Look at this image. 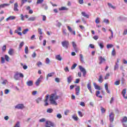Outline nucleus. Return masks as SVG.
<instances>
[{
  "label": "nucleus",
  "mask_w": 127,
  "mask_h": 127,
  "mask_svg": "<svg viewBox=\"0 0 127 127\" xmlns=\"http://www.w3.org/2000/svg\"><path fill=\"white\" fill-rule=\"evenodd\" d=\"M58 99H59V96L57 95V93H55L50 95L49 100L52 105L57 106L58 104L56 102V100H58Z\"/></svg>",
  "instance_id": "f257e3e1"
},
{
  "label": "nucleus",
  "mask_w": 127,
  "mask_h": 127,
  "mask_svg": "<svg viewBox=\"0 0 127 127\" xmlns=\"http://www.w3.org/2000/svg\"><path fill=\"white\" fill-rule=\"evenodd\" d=\"M19 77L20 78H23V77H24V75H23V74H22V73L16 72L14 75V79L16 80H19Z\"/></svg>",
  "instance_id": "f03ea898"
},
{
  "label": "nucleus",
  "mask_w": 127,
  "mask_h": 127,
  "mask_svg": "<svg viewBox=\"0 0 127 127\" xmlns=\"http://www.w3.org/2000/svg\"><path fill=\"white\" fill-rule=\"evenodd\" d=\"M62 45L63 47H64L65 49H68V47H69L70 44L69 43L68 41L64 40L62 42Z\"/></svg>",
  "instance_id": "7ed1b4c3"
},
{
  "label": "nucleus",
  "mask_w": 127,
  "mask_h": 127,
  "mask_svg": "<svg viewBox=\"0 0 127 127\" xmlns=\"http://www.w3.org/2000/svg\"><path fill=\"white\" fill-rule=\"evenodd\" d=\"M79 68L81 72H82L83 77H86V74H87V71H86V69H85V68L81 65L79 66Z\"/></svg>",
  "instance_id": "20e7f679"
},
{
  "label": "nucleus",
  "mask_w": 127,
  "mask_h": 127,
  "mask_svg": "<svg viewBox=\"0 0 127 127\" xmlns=\"http://www.w3.org/2000/svg\"><path fill=\"white\" fill-rule=\"evenodd\" d=\"M22 29L21 28V27H18L16 30H15V33H17L18 35H20V36H21L22 35V33H21V32L19 31H22Z\"/></svg>",
  "instance_id": "39448f33"
},
{
  "label": "nucleus",
  "mask_w": 127,
  "mask_h": 127,
  "mask_svg": "<svg viewBox=\"0 0 127 127\" xmlns=\"http://www.w3.org/2000/svg\"><path fill=\"white\" fill-rule=\"evenodd\" d=\"M45 99L44 100V106L45 107H47V106H48L49 104H48V99L49 98V94H47L45 96Z\"/></svg>",
  "instance_id": "423d86ee"
},
{
  "label": "nucleus",
  "mask_w": 127,
  "mask_h": 127,
  "mask_svg": "<svg viewBox=\"0 0 127 127\" xmlns=\"http://www.w3.org/2000/svg\"><path fill=\"white\" fill-rule=\"evenodd\" d=\"M109 120L110 121L111 123H113V122H114V120H115V115H114V113L111 112L109 115Z\"/></svg>",
  "instance_id": "0eeeda50"
},
{
  "label": "nucleus",
  "mask_w": 127,
  "mask_h": 127,
  "mask_svg": "<svg viewBox=\"0 0 127 127\" xmlns=\"http://www.w3.org/2000/svg\"><path fill=\"white\" fill-rule=\"evenodd\" d=\"M15 109H17L18 110H22V109H24V105L23 104H18L15 106Z\"/></svg>",
  "instance_id": "6e6552de"
},
{
  "label": "nucleus",
  "mask_w": 127,
  "mask_h": 127,
  "mask_svg": "<svg viewBox=\"0 0 127 127\" xmlns=\"http://www.w3.org/2000/svg\"><path fill=\"white\" fill-rule=\"evenodd\" d=\"M72 47H73V49L74 50V51L76 52H78V51H79V49H78V48H77V45L76 44V43H75V42H72Z\"/></svg>",
  "instance_id": "1a4fd4ad"
},
{
  "label": "nucleus",
  "mask_w": 127,
  "mask_h": 127,
  "mask_svg": "<svg viewBox=\"0 0 127 127\" xmlns=\"http://www.w3.org/2000/svg\"><path fill=\"white\" fill-rule=\"evenodd\" d=\"M98 60L100 61V62L99 63V64H102V63H103V62H105V61H106V60L105 59V58H103V57H102V56L99 57Z\"/></svg>",
  "instance_id": "9d476101"
},
{
  "label": "nucleus",
  "mask_w": 127,
  "mask_h": 127,
  "mask_svg": "<svg viewBox=\"0 0 127 127\" xmlns=\"http://www.w3.org/2000/svg\"><path fill=\"white\" fill-rule=\"evenodd\" d=\"M67 27L69 32L71 33V34H73V35H76V32H75V31L72 30V28H71V27H70V26H67Z\"/></svg>",
  "instance_id": "9b49d317"
},
{
  "label": "nucleus",
  "mask_w": 127,
  "mask_h": 127,
  "mask_svg": "<svg viewBox=\"0 0 127 127\" xmlns=\"http://www.w3.org/2000/svg\"><path fill=\"white\" fill-rule=\"evenodd\" d=\"M127 89L126 88L124 89L122 91V95L124 98V99H127Z\"/></svg>",
  "instance_id": "f8f14e48"
},
{
  "label": "nucleus",
  "mask_w": 127,
  "mask_h": 127,
  "mask_svg": "<svg viewBox=\"0 0 127 127\" xmlns=\"http://www.w3.org/2000/svg\"><path fill=\"white\" fill-rule=\"evenodd\" d=\"M79 94H80V86H77L75 88V94L76 96H79Z\"/></svg>",
  "instance_id": "ddd939ff"
},
{
  "label": "nucleus",
  "mask_w": 127,
  "mask_h": 127,
  "mask_svg": "<svg viewBox=\"0 0 127 127\" xmlns=\"http://www.w3.org/2000/svg\"><path fill=\"white\" fill-rule=\"evenodd\" d=\"M87 88L90 92L91 94H93V90H92V85H91V83H89L87 84Z\"/></svg>",
  "instance_id": "4468645a"
},
{
  "label": "nucleus",
  "mask_w": 127,
  "mask_h": 127,
  "mask_svg": "<svg viewBox=\"0 0 127 127\" xmlns=\"http://www.w3.org/2000/svg\"><path fill=\"white\" fill-rule=\"evenodd\" d=\"M93 85L94 86L95 89H96V90H102V88H101V87L97 85V83H96V82L93 83Z\"/></svg>",
  "instance_id": "2eb2a0df"
},
{
  "label": "nucleus",
  "mask_w": 127,
  "mask_h": 127,
  "mask_svg": "<svg viewBox=\"0 0 127 127\" xmlns=\"http://www.w3.org/2000/svg\"><path fill=\"white\" fill-rule=\"evenodd\" d=\"M18 6V3L17 2H16L14 4V11H18V8H17Z\"/></svg>",
  "instance_id": "dca6fc26"
},
{
  "label": "nucleus",
  "mask_w": 127,
  "mask_h": 127,
  "mask_svg": "<svg viewBox=\"0 0 127 127\" xmlns=\"http://www.w3.org/2000/svg\"><path fill=\"white\" fill-rule=\"evenodd\" d=\"M100 93H101V92H100V91L97 90V91H96V92L95 93V95H96V97H98V98L102 99V98H103V96H102L101 95H99Z\"/></svg>",
  "instance_id": "f3484780"
},
{
  "label": "nucleus",
  "mask_w": 127,
  "mask_h": 127,
  "mask_svg": "<svg viewBox=\"0 0 127 127\" xmlns=\"http://www.w3.org/2000/svg\"><path fill=\"white\" fill-rule=\"evenodd\" d=\"M46 126H50L51 127H55L54 124L50 121H47Z\"/></svg>",
  "instance_id": "a211bd4d"
},
{
  "label": "nucleus",
  "mask_w": 127,
  "mask_h": 127,
  "mask_svg": "<svg viewBox=\"0 0 127 127\" xmlns=\"http://www.w3.org/2000/svg\"><path fill=\"white\" fill-rule=\"evenodd\" d=\"M105 90L108 94H110L111 92L109 90V86H108V83L105 84Z\"/></svg>",
  "instance_id": "6ab92c4d"
},
{
  "label": "nucleus",
  "mask_w": 127,
  "mask_h": 127,
  "mask_svg": "<svg viewBox=\"0 0 127 127\" xmlns=\"http://www.w3.org/2000/svg\"><path fill=\"white\" fill-rule=\"evenodd\" d=\"M9 55H13V53H14V50L13 49H10L8 52Z\"/></svg>",
  "instance_id": "aec40b11"
},
{
  "label": "nucleus",
  "mask_w": 127,
  "mask_h": 127,
  "mask_svg": "<svg viewBox=\"0 0 127 127\" xmlns=\"http://www.w3.org/2000/svg\"><path fill=\"white\" fill-rule=\"evenodd\" d=\"M26 84L27 86H29V87H31V86H33V81L32 80L28 81L26 82Z\"/></svg>",
  "instance_id": "412c9836"
},
{
  "label": "nucleus",
  "mask_w": 127,
  "mask_h": 127,
  "mask_svg": "<svg viewBox=\"0 0 127 127\" xmlns=\"http://www.w3.org/2000/svg\"><path fill=\"white\" fill-rule=\"evenodd\" d=\"M72 76L71 75H69L68 77H67V83L68 84H70V83H71L72 82Z\"/></svg>",
  "instance_id": "4be33fe9"
},
{
  "label": "nucleus",
  "mask_w": 127,
  "mask_h": 127,
  "mask_svg": "<svg viewBox=\"0 0 127 127\" xmlns=\"http://www.w3.org/2000/svg\"><path fill=\"white\" fill-rule=\"evenodd\" d=\"M56 60H59V61H61L62 60V58L61 55L56 56Z\"/></svg>",
  "instance_id": "5701e85b"
},
{
  "label": "nucleus",
  "mask_w": 127,
  "mask_h": 127,
  "mask_svg": "<svg viewBox=\"0 0 127 127\" xmlns=\"http://www.w3.org/2000/svg\"><path fill=\"white\" fill-rule=\"evenodd\" d=\"M9 5V4L8 3H3V4H1L0 5V7L1 8H3V7H5V6H8Z\"/></svg>",
  "instance_id": "b1692460"
},
{
  "label": "nucleus",
  "mask_w": 127,
  "mask_h": 127,
  "mask_svg": "<svg viewBox=\"0 0 127 127\" xmlns=\"http://www.w3.org/2000/svg\"><path fill=\"white\" fill-rule=\"evenodd\" d=\"M41 82V79L39 78L36 81L35 84L37 86H39L40 82Z\"/></svg>",
  "instance_id": "393cba45"
},
{
  "label": "nucleus",
  "mask_w": 127,
  "mask_h": 127,
  "mask_svg": "<svg viewBox=\"0 0 127 127\" xmlns=\"http://www.w3.org/2000/svg\"><path fill=\"white\" fill-rule=\"evenodd\" d=\"M81 14L84 17H86V18H89V15L87 14L85 12H82Z\"/></svg>",
  "instance_id": "a878e982"
},
{
  "label": "nucleus",
  "mask_w": 127,
  "mask_h": 127,
  "mask_svg": "<svg viewBox=\"0 0 127 127\" xmlns=\"http://www.w3.org/2000/svg\"><path fill=\"white\" fill-rule=\"evenodd\" d=\"M103 81H104V79H103V75H101L99 76L98 82H99V83H103Z\"/></svg>",
  "instance_id": "bb28decb"
},
{
  "label": "nucleus",
  "mask_w": 127,
  "mask_h": 127,
  "mask_svg": "<svg viewBox=\"0 0 127 127\" xmlns=\"http://www.w3.org/2000/svg\"><path fill=\"white\" fill-rule=\"evenodd\" d=\"M121 122L123 124H124V123H127V117L126 116L124 117L122 120L121 121Z\"/></svg>",
  "instance_id": "cd10ccee"
},
{
  "label": "nucleus",
  "mask_w": 127,
  "mask_h": 127,
  "mask_svg": "<svg viewBox=\"0 0 127 127\" xmlns=\"http://www.w3.org/2000/svg\"><path fill=\"white\" fill-rule=\"evenodd\" d=\"M36 19V17H31L28 19V20H29V21H34Z\"/></svg>",
  "instance_id": "c85d7f7f"
},
{
  "label": "nucleus",
  "mask_w": 127,
  "mask_h": 127,
  "mask_svg": "<svg viewBox=\"0 0 127 127\" xmlns=\"http://www.w3.org/2000/svg\"><path fill=\"white\" fill-rule=\"evenodd\" d=\"M42 7H43L45 10H47L48 9V6L46 4H42Z\"/></svg>",
  "instance_id": "c756f323"
},
{
  "label": "nucleus",
  "mask_w": 127,
  "mask_h": 127,
  "mask_svg": "<svg viewBox=\"0 0 127 127\" xmlns=\"http://www.w3.org/2000/svg\"><path fill=\"white\" fill-rule=\"evenodd\" d=\"M72 119L74 120V121H78L79 120V118H78V116L76 115H74L72 116Z\"/></svg>",
  "instance_id": "7c9ffc66"
},
{
  "label": "nucleus",
  "mask_w": 127,
  "mask_h": 127,
  "mask_svg": "<svg viewBox=\"0 0 127 127\" xmlns=\"http://www.w3.org/2000/svg\"><path fill=\"white\" fill-rule=\"evenodd\" d=\"M108 5L109 6V7H111V8H113V9H116V6H113L112 3H108Z\"/></svg>",
  "instance_id": "2f4dec72"
},
{
  "label": "nucleus",
  "mask_w": 127,
  "mask_h": 127,
  "mask_svg": "<svg viewBox=\"0 0 127 127\" xmlns=\"http://www.w3.org/2000/svg\"><path fill=\"white\" fill-rule=\"evenodd\" d=\"M59 10H68V8L64 6H62L61 8H59Z\"/></svg>",
  "instance_id": "473e14b6"
},
{
  "label": "nucleus",
  "mask_w": 127,
  "mask_h": 127,
  "mask_svg": "<svg viewBox=\"0 0 127 127\" xmlns=\"http://www.w3.org/2000/svg\"><path fill=\"white\" fill-rule=\"evenodd\" d=\"M79 56H80L81 62H82V63H84V58L83 57V55L80 54Z\"/></svg>",
  "instance_id": "72a5a7b5"
},
{
  "label": "nucleus",
  "mask_w": 127,
  "mask_h": 127,
  "mask_svg": "<svg viewBox=\"0 0 127 127\" xmlns=\"http://www.w3.org/2000/svg\"><path fill=\"white\" fill-rule=\"evenodd\" d=\"M43 1H44V0H37L36 3H37V4H40L42 3V2H43Z\"/></svg>",
  "instance_id": "f704fd0d"
},
{
  "label": "nucleus",
  "mask_w": 127,
  "mask_h": 127,
  "mask_svg": "<svg viewBox=\"0 0 127 127\" xmlns=\"http://www.w3.org/2000/svg\"><path fill=\"white\" fill-rule=\"evenodd\" d=\"M38 32L40 35H42L43 34V33L42 32V29H41V28H38Z\"/></svg>",
  "instance_id": "c9c22d12"
},
{
  "label": "nucleus",
  "mask_w": 127,
  "mask_h": 127,
  "mask_svg": "<svg viewBox=\"0 0 127 127\" xmlns=\"http://www.w3.org/2000/svg\"><path fill=\"white\" fill-rule=\"evenodd\" d=\"M106 47L108 49H109V48H112V47H114V45H113L112 44H107Z\"/></svg>",
  "instance_id": "e433bc0d"
},
{
  "label": "nucleus",
  "mask_w": 127,
  "mask_h": 127,
  "mask_svg": "<svg viewBox=\"0 0 127 127\" xmlns=\"http://www.w3.org/2000/svg\"><path fill=\"white\" fill-rule=\"evenodd\" d=\"M29 29H24L23 31H22V33L23 34H26V33H27V32H28L29 31Z\"/></svg>",
  "instance_id": "4c0bfd02"
},
{
  "label": "nucleus",
  "mask_w": 127,
  "mask_h": 127,
  "mask_svg": "<svg viewBox=\"0 0 127 127\" xmlns=\"http://www.w3.org/2000/svg\"><path fill=\"white\" fill-rule=\"evenodd\" d=\"M47 112L49 113L50 114H51V113L53 112V109H52L51 108H49L47 109Z\"/></svg>",
  "instance_id": "58836bf2"
},
{
  "label": "nucleus",
  "mask_w": 127,
  "mask_h": 127,
  "mask_svg": "<svg viewBox=\"0 0 127 127\" xmlns=\"http://www.w3.org/2000/svg\"><path fill=\"white\" fill-rule=\"evenodd\" d=\"M100 18L99 17H97L95 19V23H97V24L100 23Z\"/></svg>",
  "instance_id": "ea45409f"
},
{
  "label": "nucleus",
  "mask_w": 127,
  "mask_h": 127,
  "mask_svg": "<svg viewBox=\"0 0 127 127\" xmlns=\"http://www.w3.org/2000/svg\"><path fill=\"white\" fill-rule=\"evenodd\" d=\"M111 54L112 56H115L116 55V50H115V48H114L112 50V52L111 53Z\"/></svg>",
  "instance_id": "a19ab883"
},
{
  "label": "nucleus",
  "mask_w": 127,
  "mask_h": 127,
  "mask_svg": "<svg viewBox=\"0 0 127 127\" xmlns=\"http://www.w3.org/2000/svg\"><path fill=\"white\" fill-rule=\"evenodd\" d=\"M9 17V20H13L15 19L16 17L14 16H10Z\"/></svg>",
  "instance_id": "79ce46f5"
},
{
  "label": "nucleus",
  "mask_w": 127,
  "mask_h": 127,
  "mask_svg": "<svg viewBox=\"0 0 127 127\" xmlns=\"http://www.w3.org/2000/svg\"><path fill=\"white\" fill-rule=\"evenodd\" d=\"M101 113H102V114H104V113H106V109L105 108H104L103 107H101Z\"/></svg>",
  "instance_id": "37998d69"
},
{
  "label": "nucleus",
  "mask_w": 127,
  "mask_h": 127,
  "mask_svg": "<svg viewBox=\"0 0 127 127\" xmlns=\"http://www.w3.org/2000/svg\"><path fill=\"white\" fill-rule=\"evenodd\" d=\"M27 1V0H21V6H22V5H23V4H24V3H25V2H26Z\"/></svg>",
  "instance_id": "c03bdc74"
},
{
  "label": "nucleus",
  "mask_w": 127,
  "mask_h": 127,
  "mask_svg": "<svg viewBox=\"0 0 127 127\" xmlns=\"http://www.w3.org/2000/svg\"><path fill=\"white\" fill-rule=\"evenodd\" d=\"M23 45H24V42H21L19 45V48L21 49V48H22V46H23Z\"/></svg>",
  "instance_id": "a18cd8bd"
},
{
  "label": "nucleus",
  "mask_w": 127,
  "mask_h": 127,
  "mask_svg": "<svg viewBox=\"0 0 127 127\" xmlns=\"http://www.w3.org/2000/svg\"><path fill=\"white\" fill-rule=\"evenodd\" d=\"M41 100H42L41 98H38L36 100V103H37V104H39V103L41 102Z\"/></svg>",
  "instance_id": "49530a36"
},
{
  "label": "nucleus",
  "mask_w": 127,
  "mask_h": 127,
  "mask_svg": "<svg viewBox=\"0 0 127 127\" xmlns=\"http://www.w3.org/2000/svg\"><path fill=\"white\" fill-rule=\"evenodd\" d=\"M5 60L7 62H8L9 61V57L7 55H5Z\"/></svg>",
  "instance_id": "de8ad7c7"
},
{
  "label": "nucleus",
  "mask_w": 127,
  "mask_h": 127,
  "mask_svg": "<svg viewBox=\"0 0 127 127\" xmlns=\"http://www.w3.org/2000/svg\"><path fill=\"white\" fill-rule=\"evenodd\" d=\"M54 75V72H51L48 74L47 77H52Z\"/></svg>",
  "instance_id": "09e8293b"
},
{
  "label": "nucleus",
  "mask_w": 127,
  "mask_h": 127,
  "mask_svg": "<svg viewBox=\"0 0 127 127\" xmlns=\"http://www.w3.org/2000/svg\"><path fill=\"white\" fill-rule=\"evenodd\" d=\"M98 44L101 49H103V48H104V44H103V43H99Z\"/></svg>",
  "instance_id": "8fccbe9b"
},
{
  "label": "nucleus",
  "mask_w": 127,
  "mask_h": 127,
  "mask_svg": "<svg viewBox=\"0 0 127 127\" xmlns=\"http://www.w3.org/2000/svg\"><path fill=\"white\" fill-rule=\"evenodd\" d=\"M110 76V73H107L104 77L105 80H108L109 79V76Z\"/></svg>",
  "instance_id": "3c124183"
},
{
  "label": "nucleus",
  "mask_w": 127,
  "mask_h": 127,
  "mask_svg": "<svg viewBox=\"0 0 127 127\" xmlns=\"http://www.w3.org/2000/svg\"><path fill=\"white\" fill-rule=\"evenodd\" d=\"M70 113V110H66L65 111H64V115L65 116H67L68 115V114H69Z\"/></svg>",
  "instance_id": "603ef678"
},
{
  "label": "nucleus",
  "mask_w": 127,
  "mask_h": 127,
  "mask_svg": "<svg viewBox=\"0 0 127 127\" xmlns=\"http://www.w3.org/2000/svg\"><path fill=\"white\" fill-rule=\"evenodd\" d=\"M103 22H105V23H107L108 24H110V21L108 19H104L103 20Z\"/></svg>",
  "instance_id": "864d4df0"
},
{
  "label": "nucleus",
  "mask_w": 127,
  "mask_h": 127,
  "mask_svg": "<svg viewBox=\"0 0 127 127\" xmlns=\"http://www.w3.org/2000/svg\"><path fill=\"white\" fill-rule=\"evenodd\" d=\"M25 53L26 54H28V47H26L25 48Z\"/></svg>",
  "instance_id": "5fc2aeb1"
},
{
  "label": "nucleus",
  "mask_w": 127,
  "mask_h": 127,
  "mask_svg": "<svg viewBox=\"0 0 127 127\" xmlns=\"http://www.w3.org/2000/svg\"><path fill=\"white\" fill-rule=\"evenodd\" d=\"M119 68V64L118 63H116L115 66H114V70H116L117 69Z\"/></svg>",
  "instance_id": "6e6d98bb"
},
{
  "label": "nucleus",
  "mask_w": 127,
  "mask_h": 127,
  "mask_svg": "<svg viewBox=\"0 0 127 127\" xmlns=\"http://www.w3.org/2000/svg\"><path fill=\"white\" fill-rule=\"evenodd\" d=\"M120 83V80H117L115 82H114V85H115L116 86H119Z\"/></svg>",
  "instance_id": "4d7b16f0"
},
{
  "label": "nucleus",
  "mask_w": 127,
  "mask_h": 127,
  "mask_svg": "<svg viewBox=\"0 0 127 127\" xmlns=\"http://www.w3.org/2000/svg\"><path fill=\"white\" fill-rule=\"evenodd\" d=\"M46 64H49L50 63V60L48 58H47L46 59Z\"/></svg>",
  "instance_id": "13d9d810"
},
{
  "label": "nucleus",
  "mask_w": 127,
  "mask_h": 127,
  "mask_svg": "<svg viewBox=\"0 0 127 127\" xmlns=\"http://www.w3.org/2000/svg\"><path fill=\"white\" fill-rule=\"evenodd\" d=\"M37 65L38 67H40V66L42 65V63H41V62H38L37 63Z\"/></svg>",
  "instance_id": "bf43d9fd"
},
{
  "label": "nucleus",
  "mask_w": 127,
  "mask_h": 127,
  "mask_svg": "<svg viewBox=\"0 0 127 127\" xmlns=\"http://www.w3.org/2000/svg\"><path fill=\"white\" fill-rule=\"evenodd\" d=\"M77 66V64H74L72 65V66L71 67V69L72 70L74 69V68H76V67Z\"/></svg>",
  "instance_id": "052dcab7"
},
{
  "label": "nucleus",
  "mask_w": 127,
  "mask_h": 127,
  "mask_svg": "<svg viewBox=\"0 0 127 127\" xmlns=\"http://www.w3.org/2000/svg\"><path fill=\"white\" fill-rule=\"evenodd\" d=\"M46 120L45 119L43 118L39 120L40 123H44V122H46Z\"/></svg>",
  "instance_id": "680f3d73"
},
{
  "label": "nucleus",
  "mask_w": 127,
  "mask_h": 127,
  "mask_svg": "<svg viewBox=\"0 0 127 127\" xmlns=\"http://www.w3.org/2000/svg\"><path fill=\"white\" fill-rule=\"evenodd\" d=\"M14 127H20L19 122H17Z\"/></svg>",
  "instance_id": "e2e57ef3"
},
{
  "label": "nucleus",
  "mask_w": 127,
  "mask_h": 127,
  "mask_svg": "<svg viewBox=\"0 0 127 127\" xmlns=\"http://www.w3.org/2000/svg\"><path fill=\"white\" fill-rule=\"evenodd\" d=\"M78 114L79 117H81V118H82V117H83V113H82V112L81 111H78Z\"/></svg>",
  "instance_id": "0e129e2a"
},
{
  "label": "nucleus",
  "mask_w": 127,
  "mask_h": 127,
  "mask_svg": "<svg viewBox=\"0 0 127 127\" xmlns=\"http://www.w3.org/2000/svg\"><path fill=\"white\" fill-rule=\"evenodd\" d=\"M32 57L33 58H35L36 57V53L34 52L33 54L32 55Z\"/></svg>",
  "instance_id": "69168bd1"
},
{
  "label": "nucleus",
  "mask_w": 127,
  "mask_h": 127,
  "mask_svg": "<svg viewBox=\"0 0 127 127\" xmlns=\"http://www.w3.org/2000/svg\"><path fill=\"white\" fill-rule=\"evenodd\" d=\"M5 61L4 60V58L1 57V63H2V64L4 63Z\"/></svg>",
  "instance_id": "338daca9"
},
{
  "label": "nucleus",
  "mask_w": 127,
  "mask_h": 127,
  "mask_svg": "<svg viewBox=\"0 0 127 127\" xmlns=\"http://www.w3.org/2000/svg\"><path fill=\"white\" fill-rule=\"evenodd\" d=\"M57 117L58 119H61V118H62V115L60 114H58L57 115Z\"/></svg>",
  "instance_id": "774afa93"
}]
</instances>
